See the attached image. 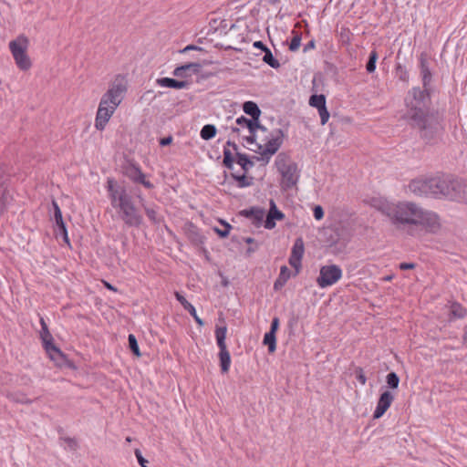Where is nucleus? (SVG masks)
Wrapping results in <instances>:
<instances>
[{
  "mask_svg": "<svg viewBox=\"0 0 467 467\" xmlns=\"http://www.w3.org/2000/svg\"><path fill=\"white\" fill-rule=\"evenodd\" d=\"M202 48L197 47V46H194V45H189L185 47H183L182 49H179L178 52L180 53V59L182 61H183V58L185 57V58H188V54L191 52V51H201Z\"/></svg>",
  "mask_w": 467,
  "mask_h": 467,
  "instance_id": "38",
  "label": "nucleus"
},
{
  "mask_svg": "<svg viewBox=\"0 0 467 467\" xmlns=\"http://www.w3.org/2000/svg\"><path fill=\"white\" fill-rule=\"evenodd\" d=\"M462 343L467 346V324L463 327Z\"/></svg>",
  "mask_w": 467,
  "mask_h": 467,
  "instance_id": "58",
  "label": "nucleus"
},
{
  "mask_svg": "<svg viewBox=\"0 0 467 467\" xmlns=\"http://www.w3.org/2000/svg\"><path fill=\"white\" fill-rule=\"evenodd\" d=\"M386 382L389 388L398 389L400 384V378L396 372H389L386 377Z\"/></svg>",
  "mask_w": 467,
  "mask_h": 467,
  "instance_id": "34",
  "label": "nucleus"
},
{
  "mask_svg": "<svg viewBox=\"0 0 467 467\" xmlns=\"http://www.w3.org/2000/svg\"><path fill=\"white\" fill-rule=\"evenodd\" d=\"M279 324H280V321H279V318L277 317H275L273 319H272V322H271V327H270V330L269 332H272V333H276V331L278 330V327H279Z\"/></svg>",
  "mask_w": 467,
  "mask_h": 467,
  "instance_id": "51",
  "label": "nucleus"
},
{
  "mask_svg": "<svg viewBox=\"0 0 467 467\" xmlns=\"http://www.w3.org/2000/svg\"><path fill=\"white\" fill-rule=\"evenodd\" d=\"M198 57H192L189 61H181L177 65V78H188L193 74H198L202 65Z\"/></svg>",
  "mask_w": 467,
  "mask_h": 467,
  "instance_id": "12",
  "label": "nucleus"
},
{
  "mask_svg": "<svg viewBox=\"0 0 467 467\" xmlns=\"http://www.w3.org/2000/svg\"><path fill=\"white\" fill-rule=\"evenodd\" d=\"M134 195H137L138 198L140 199V204L144 208L146 215L148 216V218L150 221H152L153 223L159 222V219H158V216H157L158 215L157 211L153 207L146 205L145 202H144V199L139 193L134 192Z\"/></svg>",
  "mask_w": 467,
  "mask_h": 467,
  "instance_id": "24",
  "label": "nucleus"
},
{
  "mask_svg": "<svg viewBox=\"0 0 467 467\" xmlns=\"http://www.w3.org/2000/svg\"><path fill=\"white\" fill-rule=\"evenodd\" d=\"M27 46L28 39L24 36H20L9 43L16 64L21 70H27L31 67V61L26 54Z\"/></svg>",
  "mask_w": 467,
  "mask_h": 467,
  "instance_id": "7",
  "label": "nucleus"
},
{
  "mask_svg": "<svg viewBox=\"0 0 467 467\" xmlns=\"http://www.w3.org/2000/svg\"><path fill=\"white\" fill-rule=\"evenodd\" d=\"M40 338L43 343V347L46 352L48 354L49 358L56 361L58 365H61L62 361L65 359V355L61 352V350L54 345L53 337L48 329V327L44 320L43 317H40Z\"/></svg>",
  "mask_w": 467,
  "mask_h": 467,
  "instance_id": "8",
  "label": "nucleus"
},
{
  "mask_svg": "<svg viewBox=\"0 0 467 467\" xmlns=\"http://www.w3.org/2000/svg\"><path fill=\"white\" fill-rule=\"evenodd\" d=\"M264 345L268 347V351L273 353L276 348V337L275 333L266 332L264 336Z\"/></svg>",
  "mask_w": 467,
  "mask_h": 467,
  "instance_id": "26",
  "label": "nucleus"
},
{
  "mask_svg": "<svg viewBox=\"0 0 467 467\" xmlns=\"http://www.w3.org/2000/svg\"><path fill=\"white\" fill-rule=\"evenodd\" d=\"M157 83L161 87L175 88V78H161L157 79Z\"/></svg>",
  "mask_w": 467,
  "mask_h": 467,
  "instance_id": "40",
  "label": "nucleus"
},
{
  "mask_svg": "<svg viewBox=\"0 0 467 467\" xmlns=\"http://www.w3.org/2000/svg\"><path fill=\"white\" fill-rule=\"evenodd\" d=\"M432 198H445L451 201H462L467 185L462 180L449 177H432L431 182Z\"/></svg>",
  "mask_w": 467,
  "mask_h": 467,
  "instance_id": "5",
  "label": "nucleus"
},
{
  "mask_svg": "<svg viewBox=\"0 0 467 467\" xmlns=\"http://www.w3.org/2000/svg\"><path fill=\"white\" fill-rule=\"evenodd\" d=\"M315 47V41L314 40H311L309 41L304 47V51H307L308 49L310 48H314Z\"/></svg>",
  "mask_w": 467,
  "mask_h": 467,
  "instance_id": "60",
  "label": "nucleus"
},
{
  "mask_svg": "<svg viewBox=\"0 0 467 467\" xmlns=\"http://www.w3.org/2000/svg\"><path fill=\"white\" fill-rule=\"evenodd\" d=\"M219 359H220V367L223 373H227L231 365V357L230 353L227 350V348H219Z\"/></svg>",
  "mask_w": 467,
  "mask_h": 467,
  "instance_id": "18",
  "label": "nucleus"
},
{
  "mask_svg": "<svg viewBox=\"0 0 467 467\" xmlns=\"http://www.w3.org/2000/svg\"><path fill=\"white\" fill-rule=\"evenodd\" d=\"M177 301H179L183 306V308L190 313V315L194 318L197 324H199L200 326L203 325V321L198 317L195 307L179 293H177Z\"/></svg>",
  "mask_w": 467,
  "mask_h": 467,
  "instance_id": "17",
  "label": "nucleus"
},
{
  "mask_svg": "<svg viewBox=\"0 0 467 467\" xmlns=\"http://www.w3.org/2000/svg\"><path fill=\"white\" fill-rule=\"evenodd\" d=\"M275 227V220L267 213L265 220V228L271 230Z\"/></svg>",
  "mask_w": 467,
  "mask_h": 467,
  "instance_id": "50",
  "label": "nucleus"
},
{
  "mask_svg": "<svg viewBox=\"0 0 467 467\" xmlns=\"http://www.w3.org/2000/svg\"><path fill=\"white\" fill-rule=\"evenodd\" d=\"M305 246L301 237L296 238L291 250L289 257V265L296 269V274L299 273L301 267V260L304 254Z\"/></svg>",
  "mask_w": 467,
  "mask_h": 467,
  "instance_id": "13",
  "label": "nucleus"
},
{
  "mask_svg": "<svg viewBox=\"0 0 467 467\" xmlns=\"http://www.w3.org/2000/svg\"><path fill=\"white\" fill-rule=\"evenodd\" d=\"M385 213L397 229L406 230L411 235L414 226H422L427 232L432 234L437 233L441 226L436 213L425 210L412 202H400L388 205Z\"/></svg>",
  "mask_w": 467,
  "mask_h": 467,
  "instance_id": "2",
  "label": "nucleus"
},
{
  "mask_svg": "<svg viewBox=\"0 0 467 467\" xmlns=\"http://www.w3.org/2000/svg\"><path fill=\"white\" fill-rule=\"evenodd\" d=\"M265 55L263 57V61L270 66L272 68L277 69L280 67L279 61L273 56L271 50L267 48L265 52Z\"/></svg>",
  "mask_w": 467,
  "mask_h": 467,
  "instance_id": "28",
  "label": "nucleus"
},
{
  "mask_svg": "<svg viewBox=\"0 0 467 467\" xmlns=\"http://www.w3.org/2000/svg\"><path fill=\"white\" fill-rule=\"evenodd\" d=\"M134 182L140 183L147 189H151L153 187V184L146 179V175L142 171H140Z\"/></svg>",
  "mask_w": 467,
  "mask_h": 467,
  "instance_id": "41",
  "label": "nucleus"
},
{
  "mask_svg": "<svg viewBox=\"0 0 467 467\" xmlns=\"http://www.w3.org/2000/svg\"><path fill=\"white\" fill-rule=\"evenodd\" d=\"M243 110L253 119H258L261 115V109L254 101H245L243 104Z\"/></svg>",
  "mask_w": 467,
  "mask_h": 467,
  "instance_id": "22",
  "label": "nucleus"
},
{
  "mask_svg": "<svg viewBox=\"0 0 467 467\" xmlns=\"http://www.w3.org/2000/svg\"><path fill=\"white\" fill-rule=\"evenodd\" d=\"M270 136L264 149L261 144H257V148L260 150L259 153L263 158L266 157V162H269L271 156L275 154L282 146L285 134L281 129H276L271 132Z\"/></svg>",
  "mask_w": 467,
  "mask_h": 467,
  "instance_id": "9",
  "label": "nucleus"
},
{
  "mask_svg": "<svg viewBox=\"0 0 467 467\" xmlns=\"http://www.w3.org/2000/svg\"><path fill=\"white\" fill-rule=\"evenodd\" d=\"M134 453L138 460L139 464L141 467H148L147 466L148 461L142 456L141 451L139 449H135Z\"/></svg>",
  "mask_w": 467,
  "mask_h": 467,
  "instance_id": "47",
  "label": "nucleus"
},
{
  "mask_svg": "<svg viewBox=\"0 0 467 467\" xmlns=\"http://www.w3.org/2000/svg\"><path fill=\"white\" fill-rule=\"evenodd\" d=\"M415 266H416V265L413 263H401L400 265V270H410V269H414Z\"/></svg>",
  "mask_w": 467,
  "mask_h": 467,
  "instance_id": "55",
  "label": "nucleus"
},
{
  "mask_svg": "<svg viewBox=\"0 0 467 467\" xmlns=\"http://www.w3.org/2000/svg\"><path fill=\"white\" fill-rule=\"evenodd\" d=\"M108 192L113 208L118 210L120 219L129 227H139L142 223V216L134 203L133 194L125 186L108 181Z\"/></svg>",
  "mask_w": 467,
  "mask_h": 467,
  "instance_id": "3",
  "label": "nucleus"
},
{
  "mask_svg": "<svg viewBox=\"0 0 467 467\" xmlns=\"http://www.w3.org/2000/svg\"><path fill=\"white\" fill-rule=\"evenodd\" d=\"M257 126H258V127H256V130H262V131H266V130H267V129H266L265 126H263V125H261V124H260V122H259V119H257Z\"/></svg>",
  "mask_w": 467,
  "mask_h": 467,
  "instance_id": "61",
  "label": "nucleus"
},
{
  "mask_svg": "<svg viewBox=\"0 0 467 467\" xmlns=\"http://www.w3.org/2000/svg\"><path fill=\"white\" fill-rule=\"evenodd\" d=\"M313 215L316 220L319 221L324 217V210L320 205H316L313 209Z\"/></svg>",
  "mask_w": 467,
  "mask_h": 467,
  "instance_id": "49",
  "label": "nucleus"
},
{
  "mask_svg": "<svg viewBox=\"0 0 467 467\" xmlns=\"http://www.w3.org/2000/svg\"><path fill=\"white\" fill-rule=\"evenodd\" d=\"M17 401L21 402V403H30L31 400H28L27 398L26 397H22L21 399H18Z\"/></svg>",
  "mask_w": 467,
  "mask_h": 467,
  "instance_id": "63",
  "label": "nucleus"
},
{
  "mask_svg": "<svg viewBox=\"0 0 467 467\" xmlns=\"http://www.w3.org/2000/svg\"><path fill=\"white\" fill-rule=\"evenodd\" d=\"M395 75L400 80H401L403 82L409 81V77H410L409 72L406 69V67L400 63H398L396 65Z\"/></svg>",
  "mask_w": 467,
  "mask_h": 467,
  "instance_id": "32",
  "label": "nucleus"
},
{
  "mask_svg": "<svg viewBox=\"0 0 467 467\" xmlns=\"http://www.w3.org/2000/svg\"><path fill=\"white\" fill-rule=\"evenodd\" d=\"M231 229L232 226L229 223H223V229L215 228L214 230L220 237H226Z\"/></svg>",
  "mask_w": 467,
  "mask_h": 467,
  "instance_id": "46",
  "label": "nucleus"
},
{
  "mask_svg": "<svg viewBox=\"0 0 467 467\" xmlns=\"http://www.w3.org/2000/svg\"><path fill=\"white\" fill-rule=\"evenodd\" d=\"M173 140L172 135H169L167 137L161 138L160 140V145L164 147L170 145Z\"/></svg>",
  "mask_w": 467,
  "mask_h": 467,
  "instance_id": "53",
  "label": "nucleus"
},
{
  "mask_svg": "<svg viewBox=\"0 0 467 467\" xmlns=\"http://www.w3.org/2000/svg\"><path fill=\"white\" fill-rule=\"evenodd\" d=\"M451 314L459 318H462L466 315V310L458 303H454L451 307Z\"/></svg>",
  "mask_w": 467,
  "mask_h": 467,
  "instance_id": "39",
  "label": "nucleus"
},
{
  "mask_svg": "<svg viewBox=\"0 0 467 467\" xmlns=\"http://www.w3.org/2000/svg\"><path fill=\"white\" fill-rule=\"evenodd\" d=\"M268 214L271 215L275 220H283L285 218V214L277 209L275 202L271 200L270 201V209Z\"/></svg>",
  "mask_w": 467,
  "mask_h": 467,
  "instance_id": "36",
  "label": "nucleus"
},
{
  "mask_svg": "<svg viewBox=\"0 0 467 467\" xmlns=\"http://www.w3.org/2000/svg\"><path fill=\"white\" fill-rule=\"evenodd\" d=\"M309 105L317 109L326 105V97L322 94H314L309 99Z\"/></svg>",
  "mask_w": 467,
  "mask_h": 467,
  "instance_id": "30",
  "label": "nucleus"
},
{
  "mask_svg": "<svg viewBox=\"0 0 467 467\" xmlns=\"http://www.w3.org/2000/svg\"><path fill=\"white\" fill-rule=\"evenodd\" d=\"M17 401L21 402V403H30L31 400H28L27 398L26 397H22L21 399H18Z\"/></svg>",
  "mask_w": 467,
  "mask_h": 467,
  "instance_id": "62",
  "label": "nucleus"
},
{
  "mask_svg": "<svg viewBox=\"0 0 467 467\" xmlns=\"http://www.w3.org/2000/svg\"><path fill=\"white\" fill-rule=\"evenodd\" d=\"M236 124L242 128H247L250 133H255L258 127L256 119H247L244 116L237 118Z\"/></svg>",
  "mask_w": 467,
  "mask_h": 467,
  "instance_id": "21",
  "label": "nucleus"
},
{
  "mask_svg": "<svg viewBox=\"0 0 467 467\" xmlns=\"http://www.w3.org/2000/svg\"><path fill=\"white\" fill-rule=\"evenodd\" d=\"M342 277V270L338 265H328L320 268L319 276L317 279L318 286L325 288L336 284Z\"/></svg>",
  "mask_w": 467,
  "mask_h": 467,
  "instance_id": "10",
  "label": "nucleus"
},
{
  "mask_svg": "<svg viewBox=\"0 0 467 467\" xmlns=\"http://www.w3.org/2000/svg\"><path fill=\"white\" fill-rule=\"evenodd\" d=\"M52 206L54 208V219L56 224L64 222L61 210L56 201H52Z\"/></svg>",
  "mask_w": 467,
  "mask_h": 467,
  "instance_id": "42",
  "label": "nucleus"
},
{
  "mask_svg": "<svg viewBox=\"0 0 467 467\" xmlns=\"http://www.w3.org/2000/svg\"><path fill=\"white\" fill-rule=\"evenodd\" d=\"M56 226H57V229H56L57 236H58V235L62 236V235L67 234V230L66 227V223L64 222L57 223Z\"/></svg>",
  "mask_w": 467,
  "mask_h": 467,
  "instance_id": "48",
  "label": "nucleus"
},
{
  "mask_svg": "<svg viewBox=\"0 0 467 467\" xmlns=\"http://www.w3.org/2000/svg\"><path fill=\"white\" fill-rule=\"evenodd\" d=\"M192 82L189 80H178L177 79V89L187 88Z\"/></svg>",
  "mask_w": 467,
  "mask_h": 467,
  "instance_id": "56",
  "label": "nucleus"
},
{
  "mask_svg": "<svg viewBox=\"0 0 467 467\" xmlns=\"http://www.w3.org/2000/svg\"><path fill=\"white\" fill-rule=\"evenodd\" d=\"M275 164L281 175V188L284 191H287L295 187L300 178V171L297 164L285 152H281L276 156Z\"/></svg>",
  "mask_w": 467,
  "mask_h": 467,
  "instance_id": "6",
  "label": "nucleus"
},
{
  "mask_svg": "<svg viewBox=\"0 0 467 467\" xmlns=\"http://www.w3.org/2000/svg\"><path fill=\"white\" fill-rule=\"evenodd\" d=\"M356 379L358 382H360L362 385H364L367 381V378L366 376L364 375L363 373V370L361 368H359L357 372H356Z\"/></svg>",
  "mask_w": 467,
  "mask_h": 467,
  "instance_id": "52",
  "label": "nucleus"
},
{
  "mask_svg": "<svg viewBox=\"0 0 467 467\" xmlns=\"http://www.w3.org/2000/svg\"><path fill=\"white\" fill-rule=\"evenodd\" d=\"M226 146H230V147H232V148H233V150L235 151V153H236V152H238V146H237V144H236V143L233 142V141H231V140H228V141L226 142Z\"/></svg>",
  "mask_w": 467,
  "mask_h": 467,
  "instance_id": "59",
  "label": "nucleus"
},
{
  "mask_svg": "<svg viewBox=\"0 0 467 467\" xmlns=\"http://www.w3.org/2000/svg\"><path fill=\"white\" fill-rule=\"evenodd\" d=\"M216 127L213 124L204 125L200 132V136L204 140H209L216 135Z\"/></svg>",
  "mask_w": 467,
  "mask_h": 467,
  "instance_id": "25",
  "label": "nucleus"
},
{
  "mask_svg": "<svg viewBox=\"0 0 467 467\" xmlns=\"http://www.w3.org/2000/svg\"><path fill=\"white\" fill-rule=\"evenodd\" d=\"M317 110H318V114L320 116V122L322 125H325L328 121V119L330 116L329 112L327 109V106L325 105L323 108H320Z\"/></svg>",
  "mask_w": 467,
  "mask_h": 467,
  "instance_id": "44",
  "label": "nucleus"
},
{
  "mask_svg": "<svg viewBox=\"0 0 467 467\" xmlns=\"http://www.w3.org/2000/svg\"><path fill=\"white\" fill-rule=\"evenodd\" d=\"M253 47L256 49L262 50L263 52L268 48L262 41L254 42Z\"/></svg>",
  "mask_w": 467,
  "mask_h": 467,
  "instance_id": "54",
  "label": "nucleus"
},
{
  "mask_svg": "<svg viewBox=\"0 0 467 467\" xmlns=\"http://www.w3.org/2000/svg\"><path fill=\"white\" fill-rule=\"evenodd\" d=\"M420 75L422 78L423 88L428 89V87L431 81L432 76H431V72L429 68L427 60L425 58H423L422 57H420Z\"/></svg>",
  "mask_w": 467,
  "mask_h": 467,
  "instance_id": "16",
  "label": "nucleus"
},
{
  "mask_svg": "<svg viewBox=\"0 0 467 467\" xmlns=\"http://www.w3.org/2000/svg\"><path fill=\"white\" fill-rule=\"evenodd\" d=\"M378 52L373 49L368 56V60L366 64V70L368 73H373L376 70V63L378 60Z\"/></svg>",
  "mask_w": 467,
  "mask_h": 467,
  "instance_id": "31",
  "label": "nucleus"
},
{
  "mask_svg": "<svg viewBox=\"0 0 467 467\" xmlns=\"http://www.w3.org/2000/svg\"><path fill=\"white\" fill-rule=\"evenodd\" d=\"M242 215L254 221V224H260L265 217V210L259 207H251L241 212Z\"/></svg>",
  "mask_w": 467,
  "mask_h": 467,
  "instance_id": "15",
  "label": "nucleus"
},
{
  "mask_svg": "<svg viewBox=\"0 0 467 467\" xmlns=\"http://www.w3.org/2000/svg\"><path fill=\"white\" fill-rule=\"evenodd\" d=\"M248 143L252 144L255 142V133H250V136L244 139Z\"/></svg>",
  "mask_w": 467,
  "mask_h": 467,
  "instance_id": "57",
  "label": "nucleus"
},
{
  "mask_svg": "<svg viewBox=\"0 0 467 467\" xmlns=\"http://www.w3.org/2000/svg\"><path fill=\"white\" fill-rule=\"evenodd\" d=\"M226 332V327H217L215 329V337L219 348H227L225 344Z\"/></svg>",
  "mask_w": 467,
  "mask_h": 467,
  "instance_id": "27",
  "label": "nucleus"
},
{
  "mask_svg": "<svg viewBox=\"0 0 467 467\" xmlns=\"http://www.w3.org/2000/svg\"><path fill=\"white\" fill-rule=\"evenodd\" d=\"M234 161H236V159H234L231 150L225 146L223 148V165L229 170H233Z\"/></svg>",
  "mask_w": 467,
  "mask_h": 467,
  "instance_id": "29",
  "label": "nucleus"
},
{
  "mask_svg": "<svg viewBox=\"0 0 467 467\" xmlns=\"http://www.w3.org/2000/svg\"><path fill=\"white\" fill-rule=\"evenodd\" d=\"M431 178H416L409 184L410 191L420 197H432Z\"/></svg>",
  "mask_w": 467,
  "mask_h": 467,
  "instance_id": "11",
  "label": "nucleus"
},
{
  "mask_svg": "<svg viewBox=\"0 0 467 467\" xmlns=\"http://www.w3.org/2000/svg\"><path fill=\"white\" fill-rule=\"evenodd\" d=\"M129 348L130 351L137 357H140V348L136 337L133 334H130L128 337Z\"/></svg>",
  "mask_w": 467,
  "mask_h": 467,
  "instance_id": "37",
  "label": "nucleus"
},
{
  "mask_svg": "<svg viewBox=\"0 0 467 467\" xmlns=\"http://www.w3.org/2000/svg\"><path fill=\"white\" fill-rule=\"evenodd\" d=\"M290 275H291V272L288 269V267L285 265L282 266L280 269L279 276L274 283V289L275 290L281 289L285 285L287 280L290 278Z\"/></svg>",
  "mask_w": 467,
  "mask_h": 467,
  "instance_id": "19",
  "label": "nucleus"
},
{
  "mask_svg": "<svg viewBox=\"0 0 467 467\" xmlns=\"http://www.w3.org/2000/svg\"><path fill=\"white\" fill-rule=\"evenodd\" d=\"M292 34L294 35V36L290 42L289 50L292 52H296L298 50V48L300 47L302 37H301V33H299L296 30H292Z\"/></svg>",
  "mask_w": 467,
  "mask_h": 467,
  "instance_id": "33",
  "label": "nucleus"
},
{
  "mask_svg": "<svg viewBox=\"0 0 467 467\" xmlns=\"http://www.w3.org/2000/svg\"><path fill=\"white\" fill-rule=\"evenodd\" d=\"M127 91L126 81L123 77L117 76L108 91L102 96L95 119V127L103 130L109 119L124 99Z\"/></svg>",
  "mask_w": 467,
  "mask_h": 467,
  "instance_id": "4",
  "label": "nucleus"
},
{
  "mask_svg": "<svg viewBox=\"0 0 467 467\" xmlns=\"http://www.w3.org/2000/svg\"><path fill=\"white\" fill-rule=\"evenodd\" d=\"M140 171L141 170L138 166H135L133 164H130L125 168V175L133 182L139 176Z\"/></svg>",
  "mask_w": 467,
  "mask_h": 467,
  "instance_id": "35",
  "label": "nucleus"
},
{
  "mask_svg": "<svg viewBox=\"0 0 467 467\" xmlns=\"http://www.w3.org/2000/svg\"><path fill=\"white\" fill-rule=\"evenodd\" d=\"M190 239L192 240V242L195 244H198L200 243H202V235L197 232V229L193 226H192V230L190 231V235H189Z\"/></svg>",
  "mask_w": 467,
  "mask_h": 467,
  "instance_id": "43",
  "label": "nucleus"
},
{
  "mask_svg": "<svg viewBox=\"0 0 467 467\" xmlns=\"http://www.w3.org/2000/svg\"><path fill=\"white\" fill-rule=\"evenodd\" d=\"M231 177L236 182L238 188L249 187L254 183V178L246 176L244 172L242 175L232 173Z\"/></svg>",
  "mask_w": 467,
  "mask_h": 467,
  "instance_id": "23",
  "label": "nucleus"
},
{
  "mask_svg": "<svg viewBox=\"0 0 467 467\" xmlns=\"http://www.w3.org/2000/svg\"><path fill=\"white\" fill-rule=\"evenodd\" d=\"M394 400V395L389 390L383 391L378 400L377 407L373 413L374 419L381 418L389 410Z\"/></svg>",
  "mask_w": 467,
  "mask_h": 467,
  "instance_id": "14",
  "label": "nucleus"
},
{
  "mask_svg": "<svg viewBox=\"0 0 467 467\" xmlns=\"http://www.w3.org/2000/svg\"><path fill=\"white\" fill-rule=\"evenodd\" d=\"M236 162L241 166L244 173H247L254 165V162L248 155L241 152H236Z\"/></svg>",
  "mask_w": 467,
  "mask_h": 467,
  "instance_id": "20",
  "label": "nucleus"
},
{
  "mask_svg": "<svg viewBox=\"0 0 467 467\" xmlns=\"http://www.w3.org/2000/svg\"><path fill=\"white\" fill-rule=\"evenodd\" d=\"M61 440L64 441L67 443V445L69 448V450H71V451H77L78 450V441L75 438L65 437V438H61Z\"/></svg>",
  "mask_w": 467,
  "mask_h": 467,
  "instance_id": "45",
  "label": "nucleus"
},
{
  "mask_svg": "<svg viewBox=\"0 0 467 467\" xmlns=\"http://www.w3.org/2000/svg\"><path fill=\"white\" fill-rule=\"evenodd\" d=\"M63 241L69 245V238L68 235H62Z\"/></svg>",
  "mask_w": 467,
  "mask_h": 467,
  "instance_id": "64",
  "label": "nucleus"
},
{
  "mask_svg": "<svg viewBox=\"0 0 467 467\" xmlns=\"http://www.w3.org/2000/svg\"><path fill=\"white\" fill-rule=\"evenodd\" d=\"M431 97L428 89L413 88L405 98L406 112L403 118L408 123L419 129L420 137L431 141L441 130V118L430 108Z\"/></svg>",
  "mask_w": 467,
  "mask_h": 467,
  "instance_id": "1",
  "label": "nucleus"
}]
</instances>
